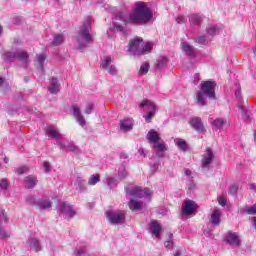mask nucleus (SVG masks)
Wrapping results in <instances>:
<instances>
[{
  "label": "nucleus",
  "instance_id": "obj_10",
  "mask_svg": "<svg viewBox=\"0 0 256 256\" xmlns=\"http://www.w3.org/2000/svg\"><path fill=\"white\" fill-rule=\"evenodd\" d=\"M141 47H143V39L131 40L128 51L131 55H143V50H141Z\"/></svg>",
  "mask_w": 256,
  "mask_h": 256
},
{
  "label": "nucleus",
  "instance_id": "obj_49",
  "mask_svg": "<svg viewBox=\"0 0 256 256\" xmlns=\"http://www.w3.org/2000/svg\"><path fill=\"white\" fill-rule=\"evenodd\" d=\"M26 201L30 205H35V203H37V200H36L35 196H31V195L26 198Z\"/></svg>",
  "mask_w": 256,
  "mask_h": 256
},
{
  "label": "nucleus",
  "instance_id": "obj_44",
  "mask_svg": "<svg viewBox=\"0 0 256 256\" xmlns=\"http://www.w3.org/2000/svg\"><path fill=\"white\" fill-rule=\"evenodd\" d=\"M7 187H9V182H7V179H2L0 181V189L2 191H7Z\"/></svg>",
  "mask_w": 256,
  "mask_h": 256
},
{
  "label": "nucleus",
  "instance_id": "obj_23",
  "mask_svg": "<svg viewBox=\"0 0 256 256\" xmlns=\"http://www.w3.org/2000/svg\"><path fill=\"white\" fill-rule=\"evenodd\" d=\"M45 133L50 137V139H59L61 137V134H59V131L55 129V126H47L45 128Z\"/></svg>",
  "mask_w": 256,
  "mask_h": 256
},
{
  "label": "nucleus",
  "instance_id": "obj_54",
  "mask_svg": "<svg viewBox=\"0 0 256 256\" xmlns=\"http://www.w3.org/2000/svg\"><path fill=\"white\" fill-rule=\"evenodd\" d=\"M176 21L177 23H185V17L180 15L176 18Z\"/></svg>",
  "mask_w": 256,
  "mask_h": 256
},
{
  "label": "nucleus",
  "instance_id": "obj_53",
  "mask_svg": "<svg viewBox=\"0 0 256 256\" xmlns=\"http://www.w3.org/2000/svg\"><path fill=\"white\" fill-rule=\"evenodd\" d=\"M158 65H167V57H162Z\"/></svg>",
  "mask_w": 256,
  "mask_h": 256
},
{
  "label": "nucleus",
  "instance_id": "obj_31",
  "mask_svg": "<svg viewBox=\"0 0 256 256\" xmlns=\"http://www.w3.org/2000/svg\"><path fill=\"white\" fill-rule=\"evenodd\" d=\"M65 41V36L63 34H55L54 39L51 42L52 47H58V45H62Z\"/></svg>",
  "mask_w": 256,
  "mask_h": 256
},
{
  "label": "nucleus",
  "instance_id": "obj_25",
  "mask_svg": "<svg viewBox=\"0 0 256 256\" xmlns=\"http://www.w3.org/2000/svg\"><path fill=\"white\" fill-rule=\"evenodd\" d=\"M210 223L216 226L221 225V211L216 209L212 212Z\"/></svg>",
  "mask_w": 256,
  "mask_h": 256
},
{
  "label": "nucleus",
  "instance_id": "obj_43",
  "mask_svg": "<svg viewBox=\"0 0 256 256\" xmlns=\"http://www.w3.org/2000/svg\"><path fill=\"white\" fill-rule=\"evenodd\" d=\"M239 191V185L232 184L229 188L230 195H237V192Z\"/></svg>",
  "mask_w": 256,
  "mask_h": 256
},
{
  "label": "nucleus",
  "instance_id": "obj_55",
  "mask_svg": "<svg viewBox=\"0 0 256 256\" xmlns=\"http://www.w3.org/2000/svg\"><path fill=\"white\" fill-rule=\"evenodd\" d=\"M235 96H236V98L238 99V101H240V99H241V90H240V89H237V90H236Z\"/></svg>",
  "mask_w": 256,
  "mask_h": 256
},
{
  "label": "nucleus",
  "instance_id": "obj_20",
  "mask_svg": "<svg viewBox=\"0 0 256 256\" xmlns=\"http://www.w3.org/2000/svg\"><path fill=\"white\" fill-rule=\"evenodd\" d=\"M46 59H47V56H45V54L36 55L35 67L38 71H41V72L44 71V65H45Z\"/></svg>",
  "mask_w": 256,
  "mask_h": 256
},
{
  "label": "nucleus",
  "instance_id": "obj_18",
  "mask_svg": "<svg viewBox=\"0 0 256 256\" xmlns=\"http://www.w3.org/2000/svg\"><path fill=\"white\" fill-rule=\"evenodd\" d=\"M189 124L195 131H198V133H203L205 131V128H203V122L201 121V118L194 117L189 121Z\"/></svg>",
  "mask_w": 256,
  "mask_h": 256
},
{
  "label": "nucleus",
  "instance_id": "obj_13",
  "mask_svg": "<svg viewBox=\"0 0 256 256\" xmlns=\"http://www.w3.org/2000/svg\"><path fill=\"white\" fill-rule=\"evenodd\" d=\"M225 242L228 243L231 247H239L241 245V239L239 238V235L234 232H227L225 236Z\"/></svg>",
  "mask_w": 256,
  "mask_h": 256
},
{
  "label": "nucleus",
  "instance_id": "obj_45",
  "mask_svg": "<svg viewBox=\"0 0 256 256\" xmlns=\"http://www.w3.org/2000/svg\"><path fill=\"white\" fill-rule=\"evenodd\" d=\"M246 212L248 215H256V204H254L253 206L247 207Z\"/></svg>",
  "mask_w": 256,
  "mask_h": 256
},
{
  "label": "nucleus",
  "instance_id": "obj_32",
  "mask_svg": "<svg viewBox=\"0 0 256 256\" xmlns=\"http://www.w3.org/2000/svg\"><path fill=\"white\" fill-rule=\"evenodd\" d=\"M60 149H69V151H77V146L71 142H58Z\"/></svg>",
  "mask_w": 256,
  "mask_h": 256
},
{
  "label": "nucleus",
  "instance_id": "obj_38",
  "mask_svg": "<svg viewBox=\"0 0 256 256\" xmlns=\"http://www.w3.org/2000/svg\"><path fill=\"white\" fill-rule=\"evenodd\" d=\"M111 66V57L107 56L104 60L101 61L100 67L103 69H108Z\"/></svg>",
  "mask_w": 256,
  "mask_h": 256
},
{
  "label": "nucleus",
  "instance_id": "obj_56",
  "mask_svg": "<svg viewBox=\"0 0 256 256\" xmlns=\"http://www.w3.org/2000/svg\"><path fill=\"white\" fill-rule=\"evenodd\" d=\"M194 81H195V83H199V81H201V77L199 74L194 75Z\"/></svg>",
  "mask_w": 256,
  "mask_h": 256
},
{
  "label": "nucleus",
  "instance_id": "obj_11",
  "mask_svg": "<svg viewBox=\"0 0 256 256\" xmlns=\"http://www.w3.org/2000/svg\"><path fill=\"white\" fill-rule=\"evenodd\" d=\"M8 221L9 218H7V215H5V210L0 208V239H9V237H11V233L7 232V230L1 226L7 224Z\"/></svg>",
  "mask_w": 256,
  "mask_h": 256
},
{
  "label": "nucleus",
  "instance_id": "obj_14",
  "mask_svg": "<svg viewBox=\"0 0 256 256\" xmlns=\"http://www.w3.org/2000/svg\"><path fill=\"white\" fill-rule=\"evenodd\" d=\"M213 159H215V153H213V150L211 148H207L202 155V167H209V165L213 163Z\"/></svg>",
  "mask_w": 256,
  "mask_h": 256
},
{
  "label": "nucleus",
  "instance_id": "obj_48",
  "mask_svg": "<svg viewBox=\"0 0 256 256\" xmlns=\"http://www.w3.org/2000/svg\"><path fill=\"white\" fill-rule=\"evenodd\" d=\"M108 73L110 75H117V68L114 65H111L108 69H107Z\"/></svg>",
  "mask_w": 256,
  "mask_h": 256
},
{
  "label": "nucleus",
  "instance_id": "obj_30",
  "mask_svg": "<svg viewBox=\"0 0 256 256\" xmlns=\"http://www.w3.org/2000/svg\"><path fill=\"white\" fill-rule=\"evenodd\" d=\"M75 185H76V189H78V191L80 193H83L84 191H87V185H85V180H83V178L77 177Z\"/></svg>",
  "mask_w": 256,
  "mask_h": 256
},
{
  "label": "nucleus",
  "instance_id": "obj_60",
  "mask_svg": "<svg viewBox=\"0 0 256 256\" xmlns=\"http://www.w3.org/2000/svg\"><path fill=\"white\" fill-rule=\"evenodd\" d=\"M139 153H140V155L145 156V150H143V149H139Z\"/></svg>",
  "mask_w": 256,
  "mask_h": 256
},
{
  "label": "nucleus",
  "instance_id": "obj_19",
  "mask_svg": "<svg viewBox=\"0 0 256 256\" xmlns=\"http://www.w3.org/2000/svg\"><path fill=\"white\" fill-rule=\"evenodd\" d=\"M212 129H223L224 127H229L231 123L229 121L222 119V118H217L211 123Z\"/></svg>",
  "mask_w": 256,
  "mask_h": 256
},
{
  "label": "nucleus",
  "instance_id": "obj_62",
  "mask_svg": "<svg viewBox=\"0 0 256 256\" xmlns=\"http://www.w3.org/2000/svg\"><path fill=\"white\" fill-rule=\"evenodd\" d=\"M3 82H4L3 78L0 77V87H1V85H3Z\"/></svg>",
  "mask_w": 256,
  "mask_h": 256
},
{
  "label": "nucleus",
  "instance_id": "obj_36",
  "mask_svg": "<svg viewBox=\"0 0 256 256\" xmlns=\"http://www.w3.org/2000/svg\"><path fill=\"white\" fill-rule=\"evenodd\" d=\"M153 49L152 43H146L143 42V46L141 47L142 55H145V53H151V50Z\"/></svg>",
  "mask_w": 256,
  "mask_h": 256
},
{
  "label": "nucleus",
  "instance_id": "obj_9",
  "mask_svg": "<svg viewBox=\"0 0 256 256\" xmlns=\"http://www.w3.org/2000/svg\"><path fill=\"white\" fill-rule=\"evenodd\" d=\"M59 213L60 215H63L64 219H72V217H75V215H77L73 207H71V205L67 204L66 202L60 203Z\"/></svg>",
  "mask_w": 256,
  "mask_h": 256
},
{
  "label": "nucleus",
  "instance_id": "obj_46",
  "mask_svg": "<svg viewBox=\"0 0 256 256\" xmlns=\"http://www.w3.org/2000/svg\"><path fill=\"white\" fill-rule=\"evenodd\" d=\"M217 31H219V27H217V26H210L207 29L208 35H215V33H217Z\"/></svg>",
  "mask_w": 256,
  "mask_h": 256
},
{
  "label": "nucleus",
  "instance_id": "obj_17",
  "mask_svg": "<svg viewBox=\"0 0 256 256\" xmlns=\"http://www.w3.org/2000/svg\"><path fill=\"white\" fill-rule=\"evenodd\" d=\"M37 183H39V180L36 176L29 175L24 178V185L26 189H35V187H37Z\"/></svg>",
  "mask_w": 256,
  "mask_h": 256
},
{
  "label": "nucleus",
  "instance_id": "obj_28",
  "mask_svg": "<svg viewBox=\"0 0 256 256\" xmlns=\"http://www.w3.org/2000/svg\"><path fill=\"white\" fill-rule=\"evenodd\" d=\"M174 143L176 145V147H178V149H180V151H187L189 149V145L187 144V141H185L182 138H176L174 140Z\"/></svg>",
  "mask_w": 256,
  "mask_h": 256
},
{
  "label": "nucleus",
  "instance_id": "obj_27",
  "mask_svg": "<svg viewBox=\"0 0 256 256\" xmlns=\"http://www.w3.org/2000/svg\"><path fill=\"white\" fill-rule=\"evenodd\" d=\"M120 129L121 131H131V129H133V120L131 119L121 120Z\"/></svg>",
  "mask_w": 256,
  "mask_h": 256
},
{
  "label": "nucleus",
  "instance_id": "obj_34",
  "mask_svg": "<svg viewBox=\"0 0 256 256\" xmlns=\"http://www.w3.org/2000/svg\"><path fill=\"white\" fill-rule=\"evenodd\" d=\"M86 247L87 245L85 243H81L75 252L76 256H85Z\"/></svg>",
  "mask_w": 256,
  "mask_h": 256
},
{
  "label": "nucleus",
  "instance_id": "obj_7",
  "mask_svg": "<svg viewBox=\"0 0 256 256\" xmlns=\"http://www.w3.org/2000/svg\"><path fill=\"white\" fill-rule=\"evenodd\" d=\"M127 21H129V17H127L126 14H123V12L113 13V25L115 31H123L127 25Z\"/></svg>",
  "mask_w": 256,
  "mask_h": 256
},
{
  "label": "nucleus",
  "instance_id": "obj_37",
  "mask_svg": "<svg viewBox=\"0 0 256 256\" xmlns=\"http://www.w3.org/2000/svg\"><path fill=\"white\" fill-rule=\"evenodd\" d=\"M128 175H129V173L127 172V169L124 166L119 168V170H118L119 179H127Z\"/></svg>",
  "mask_w": 256,
  "mask_h": 256
},
{
  "label": "nucleus",
  "instance_id": "obj_47",
  "mask_svg": "<svg viewBox=\"0 0 256 256\" xmlns=\"http://www.w3.org/2000/svg\"><path fill=\"white\" fill-rule=\"evenodd\" d=\"M27 171H29V168L26 167V166H22V167H20V168H18V169L16 170V173H17L18 175H23V174L27 173Z\"/></svg>",
  "mask_w": 256,
  "mask_h": 256
},
{
  "label": "nucleus",
  "instance_id": "obj_52",
  "mask_svg": "<svg viewBox=\"0 0 256 256\" xmlns=\"http://www.w3.org/2000/svg\"><path fill=\"white\" fill-rule=\"evenodd\" d=\"M164 245H165L166 249H173V242H171V241H166L164 243Z\"/></svg>",
  "mask_w": 256,
  "mask_h": 256
},
{
  "label": "nucleus",
  "instance_id": "obj_4",
  "mask_svg": "<svg viewBox=\"0 0 256 256\" xmlns=\"http://www.w3.org/2000/svg\"><path fill=\"white\" fill-rule=\"evenodd\" d=\"M91 20H88L84 23V25L80 28L79 32L76 36V43L80 49H84V47L88 46L89 43H93V36L91 35Z\"/></svg>",
  "mask_w": 256,
  "mask_h": 256
},
{
  "label": "nucleus",
  "instance_id": "obj_35",
  "mask_svg": "<svg viewBox=\"0 0 256 256\" xmlns=\"http://www.w3.org/2000/svg\"><path fill=\"white\" fill-rule=\"evenodd\" d=\"M99 181H101V176H99V174L92 175L88 180V185H91V186L97 185Z\"/></svg>",
  "mask_w": 256,
  "mask_h": 256
},
{
  "label": "nucleus",
  "instance_id": "obj_24",
  "mask_svg": "<svg viewBox=\"0 0 256 256\" xmlns=\"http://www.w3.org/2000/svg\"><path fill=\"white\" fill-rule=\"evenodd\" d=\"M146 138L148 141H150V143H159V141H161V137L159 136V133L155 131V129H151Z\"/></svg>",
  "mask_w": 256,
  "mask_h": 256
},
{
  "label": "nucleus",
  "instance_id": "obj_57",
  "mask_svg": "<svg viewBox=\"0 0 256 256\" xmlns=\"http://www.w3.org/2000/svg\"><path fill=\"white\" fill-rule=\"evenodd\" d=\"M205 41H206L205 36L198 38V43H205Z\"/></svg>",
  "mask_w": 256,
  "mask_h": 256
},
{
  "label": "nucleus",
  "instance_id": "obj_8",
  "mask_svg": "<svg viewBox=\"0 0 256 256\" xmlns=\"http://www.w3.org/2000/svg\"><path fill=\"white\" fill-rule=\"evenodd\" d=\"M106 217L112 225H119L125 223V211H107Z\"/></svg>",
  "mask_w": 256,
  "mask_h": 256
},
{
  "label": "nucleus",
  "instance_id": "obj_50",
  "mask_svg": "<svg viewBox=\"0 0 256 256\" xmlns=\"http://www.w3.org/2000/svg\"><path fill=\"white\" fill-rule=\"evenodd\" d=\"M218 203L219 205H221V207H225V205H227V199L224 196H222L219 198Z\"/></svg>",
  "mask_w": 256,
  "mask_h": 256
},
{
  "label": "nucleus",
  "instance_id": "obj_16",
  "mask_svg": "<svg viewBox=\"0 0 256 256\" xmlns=\"http://www.w3.org/2000/svg\"><path fill=\"white\" fill-rule=\"evenodd\" d=\"M149 231L156 237V239H161V225L157 221H151L148 224Z\"/></svg>",
  "mask_w": 256,
  "mask_h": 256
},
{
  "label": "nucleus",
  "instance_id": "obj_58",
  "mask_svg": "<svg viewBox=\"0 0 256 256\" xmlns=\"http://www.w3.org/2000/svg\"><path fill=\"white\" fill-rule=\"evenodd\" d=\"M250 189L252 191H256V184L255 183L250 184Z\"/></svg>",
  "mask_w": 256,
  "mask_h": 256
},
{
  "label": "nucleus",
  "instance_id": "obj_26",
  "mask_svg": "<svg viewBox=\"0 0 256 256\" xmlns=\"http://www.w3.org/2000/svg\"><path fill=\"white\" fill-rule=\"evenodd\" d=\"M27 243L32 251H36V253L41 251V243H39L38 239L29 238Z\"/></svg>",
  "mask_w": 256,
  "mask_h": 256
},
{
  "label": "nucleus",
  "instance_id": "obj_5",
  "mask_svg": "<svg viewBox=\"0 0 256 256\" xmlns=\"http://www.w3.org/2000/svg\"><path fill=\"white\" fill-rule=\"evenodd\" d=\"M4 61L13 62L18 59L20 63L24 65H29L31 61L29 60V54L24 50H17L16 52L8 51L2 55Z\"/></svg>",
  "mask_w": 256,
  "mask_h": 256
},
{
  "label": "nucleus",
  "instance_id": "obj_61",
  "mask_svg": "<svg viewBox=\"0 0 256 256\" xmlns=\"http://www.w3.org/2000/svg\"><path fill=\"white\" fill-rule=\"evenodd\" d=\"M174 256H181V252L179 250H177L174 254Z\"/></svg>",
  "mask_w": 256,
  "mask_h": 256
},
{
  "label": "nucleus",
  "instance_id": "obj_41",
  "mask_svg": "<svg viewBox=\"0 0 256 256\" xmlns=\"http://www.w3.org/2000/svg\"><path fill=\"white\" fill-rule=\"evenodd\" d=\"M93 109H95V104L88 103L84 109V113L86 115H91V113H93Z\"/></svg>",
  "mask_w": 256,
  "mask_h": 256
},
{
  "label": "nucleus",
  "instance_id": "obj_64",
  "mask_svg": "<svg viewBox=\"0 0 256 256\" xmlns=\"http://www.w3.org/2000/svg\"><path fill=\"white\" fill-rule=\"evenodd\" d=\"M155 169H157V167H159V162H157L156 164H154Z\"/></svg>",
  "mask_w": 256,
  "mask_h": 256
},
{
  "label": "nucleus",
  "instance_id": "obj_6",
  "mask_svg": "<svg viewBox=\"0 0 256 256\" xmlns=\"http://www.w3.org/2000/svg\"><path fill=\"white\" fill-rule=\"evenodd\" d=\"M139 107L141 109H144L146 115H144V119L146 123H151V120L153 117H155V114L157 113V106H155V103L151 102V100H143Z\"/></svg>",
  "mask_w": 256,
  "mask_h": 256
},
{
  "label": "nucleus",
  "instance_id": "obj_1",
  "mask_svg": "<svg viewBox=\"0 0 256 256\" xmlns=\"http://www.w3.org/2000/svg\"><path fill=\"white\" fill-rule=\"evenodd\" d=\"M151 19H153V12L151 9L145 6V2H137L134 11L128 18V21H131V23H137L138 25H145L146 23H149Z\"/></svg>",
  "mask_w": 256,
  "mask_h": 256
},
{
  "label": "nucleus",
  "instance_id": "obj_39",
  "mask_svg": "<svg viewBox=\"0 0 256 256\" xmlns=\"http://www.w3.org/2000/svg\"><path fill=\"white\" fill-rule=\"evenodd\" d=\"M189 21L192 22L193 25H201V16L194 14L190 16Z\"/></svg>",
  "mask_w": 256,
  "mask_h": 256
},
{
  "label": "nucleus",
  "instance_id": "obj_29",
  "mask_svg": "<svg viewBox=\"0 0 256 256\" xmlns=\"http://www.w3.org/2000/svg\"><path fill=\"white\" fill-rule=\"evenodd\" d=\"M48 90L53 94L59 93V80H57V78H51Z\"/></svg>",
  "mask_w": 256,
  "mask_h": 256
},
{
  "label": "nucleus",
  "instance_id": "obj_22",
  "mask_svg": "<svg viewBox=\"0 0 256 256\" xmlns=\"http://www.w3.org/2000/svg\"><path fill=\"white\" fill-rule=\"evenodd\" d=\"M181 49L184 53H186V55H188V57H195V48H193V46H191L189 43L182 42Z\"/></svg>",
  "mask_w": 256,
  "mask_h": 256
},
{
  "label": "nucleus",
  "instance_id": "obj_2",
  "mask_svg": "<svg viewBox=\"0 0 256 256\" xmlns=\"http://www.w3.org/2000/svg\"><path fill=\"white\" fill-rule=\"evenodd\" d=\"M126 193L133 197L128 203V207L131 211H141L143 209V203L136 201V199H143V197H147V200L151 201V190H149V188L136 186L130 191H126Z\"/></svg>",
  "mask_w": 256,
  "mask_h": 256
},
{
  "label": "nucleus",
  "instance_id": "obj_40",
  "mask_svg": "<svg viewBox=\"0 0 256 256\" xmlns=\"http://www.w3.org/2000/svg\"><path fill=\"white\" fill-rule=\"evenodd\" d=\"M118 183L119 181H117V179L115 178H108L106 180V184L108 185V187H110V189H113V187H117Z\"/></svg>",
  "mask_w": 256,
  "mask_h": 256
},
{
  "label": "nucleus",
  "instance_id": "obj_59",
  "mask_svg": "<svg viewBox=\"0 0 256 256\" xmlns=\"http://www.w3.org/2000/svg\"><path fill=\"white\" fill-rule=\"evenodd\" d=\"M185 175H187V177H191V170L186 169L185 170Z\"/></svg>",
  "mask_w": 256,
  "mask_h": 256
},
{
  "label": "nucleus",
  "instance_id": "obj_33",
  "mask_svg": "<svg viewBox=\"0 0 256 256\" xmlns=\"http://www.w3.org/2000/svg\"><path fill=\"white\" fill-rule=\"evenodd\" d=\"M36 204L40 207V209H49L51 208V201L47 198L40 199Z\"/></svg>",
  "mask_w": 256,
  "mask_h": 256
},
{
  "label": "nucleus",
  "instance_id": "obj_63",
  "mask_svg": "<svg viewBox=\"0 0 256 256\" xmlns=\"http://www.w3.org/2000/svg\"><path fill=\"white\" fill-rule=\"evenodd\" d=\"M4 162L9 163V158L5 157Z\"/></svg>",
  "mask_w": 256,
  "mask_h": 256
},
{
  "label": "nucleus",
  "instance_id": "obj_15",
  "mask_svg": "<svg viewBox=\"0 0 256 256\" xmlns=\"http://www.w3.org/2000/svg\"><path fill=\"white\" fill-rule=\"evenodd\" d=\"M195 209H197V204L193 200H187L183 205L182 212L184 215H193Z\"/></svg>",
  "mask_w": 256,
  "mask_h": 256
},
{
  "label": "nucleus",
  "instance_id": "obj_3",
  "mask_svg": "<svg viewBox=\"0 0 256 256\" xmlns=\"http://www.w3.org/2000/svg\"><path fill=\"white\" fill-rule=\"evenodd\" d=\"M215 82L203 81L200 84V91L197 93L198 105H207V99H215Z\"/></svg>",
  "mask_w": 256,
  "mask_h": 256
},
{
  "label": "nucleus",
  "instance_id": "obj_21",
  "mask_svg": "<svg viewBox=\"0 0 256 256\" xmlns=\"http://www.w3.org/2000/svg\"><path fill=\"white\" fill-rule=\"evenodd\" d=\"M157 157H164L165 156V151H167V146L165 145V143H155L154 147H153Z\"/></svg>",
  "mask_w": 256,
  "mask_h": 256
},
{
  "label": "nucleus",
  "instance_id": "obj_12",
  "mask_svg": "<svg viewBox=\"0 0 256 256\" xmlns=\"http://www.w3.org/2000/svg\"><path fill=\"white\" fill-rule=\"evenodd\" d=\"M72 115L76 118L78 125L81 127H85L87 125V121H85V117L81 114V108L79 105L75 104L71 107Z\"/></svg>",
  "mask_w": 256,
  "mask_h": 256
},
{
  "label": "nucleus",
  "instance_id": "obj_42",
  "mask_svg": "<svg viewBox=\"0 0 256 256\" xmlns=\"http://www.w3.org/2000/svg\"><path fill=\"white\" fill-rule=\"evenodd\" d=\"M147 73H149V64L144 63L140 67L139 74L140 75H147Z\"/></svg>",
  "mask_w": 256,
  "mask_h": 256
},
{
  "label": "nucleus",
  "instance_id": "obj_51",
  "mask_svg": "<svg viewBox=\"0 0 256 256\" xmlns=\"http://www.w3.org/2000/svg\"><path fill=\"white\" fill-rule=\"evenodd\" d=\"M44 171H46V173H49V171H51V164L49 162H44Z\"/></svg>",
  "mask_w": 256,
  "mask_h": 256
}]
</instances>
